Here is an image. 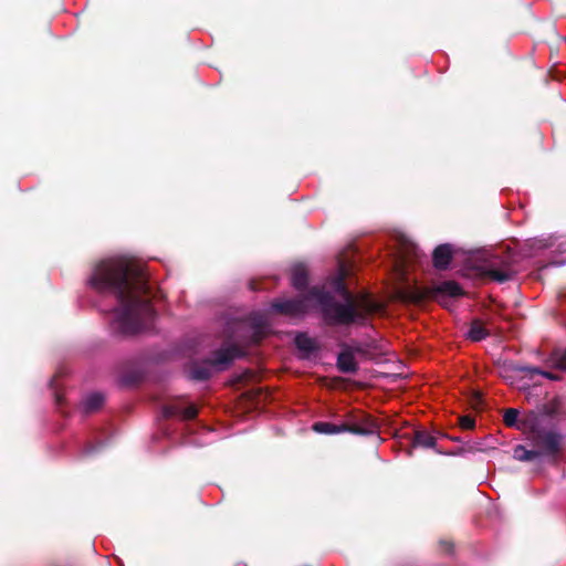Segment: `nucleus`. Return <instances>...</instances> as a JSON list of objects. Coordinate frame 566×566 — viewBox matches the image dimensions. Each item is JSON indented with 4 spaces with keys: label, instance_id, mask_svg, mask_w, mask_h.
<instances>
[{
    "label": "nucleus",
    "instance_id": "nucleus-7",
    "mask_svg": "<svg viewBox=\"0 0 566 566\" xmlns=\"http://www.w3.org/2000/svg\"><path fill=\"white\" fill-rule=\"evenodd\" d=\"M244 356L245 352L239 345L230 344L212 352L211 356L207 358V363L214 371H223L231 366L234 359Z\"/></svg>",
    "mask_w": 566,
    "mask_h": 566
},
{
    "label": "nucleus",
    "instance_id": "nucleus-28",
    "mask_svg": "<svg viewBox=\"0 0 566 566\" xmlns=\"http://www.w3.org/2000/svg\"><path fill=\"white\" fill-rule=\"evenodd\" d=\"M543 377L549 379V380H553V381H559L562 380V376L557 373H553V371H549V370H545V373H543Z\"/></svg>",
    "mask_w": 566,
    "mask_h": 566
},
{
    "label": "nucleus",
    "instance_id": "nucleus-18",
    "mask_svg": "<svg viewBox=\"0 0 566 566\" xmlns=\"http://www.w3.org/2000/svg\"><path fill=\"white\" fill-rule=\"evenodd\" d=\"M294 343L300 350L305 353H313L317 349L315 339L305 333H297Z\"/></svg>",
    "mask_w": 566,
    "mask_h": 566
},
{
    "label": "nucleus",
    "instance_id": "nucleus-19",
    "mask_svg": "<svg viewBox=\"0 0 566 566\" xmlns=\"http://www.w3.org/2000/svg\"><path fill=\"white\" fill-rule=\"evenodd\" d=\"M490 335L489 331L483 326L482 322L479 319L472 321L470 325V329L468 332V337L473 342H481L485 339Z\"/></svg>",
    "mask_w": 566,
    "mask_h": 566
},
{
    "label": "nucleus",
    "instance_id": "nucleus-3",
    "mask_svg": "<svg viewBox=\"0 0 566 566\" xmlns=\"http://www.w3.org/2000/svg\"><path fill=\"white\" fill-rule=\"evenodd\" d=\"M463 295V289L455 281H443L433 286L424 287L407 285L397 291V297L401 302L415 305H420L431 300L446 306L448 297L457 298Z\"/></svg>",
    "mask_w": 566,
    "mask_h": 566
},
{
    "label": "nucleus",
    "instance_id": "nucleus-16",
    "mask_svg": "<svg viewBox=\"0 0 566 566\" xmlns=\"http://www.w3.org/2000/svg\"><path fill=\"white\" fill-rule=\"evenodd\" d=\"M292 285L298 290L304 291L308 285V272L304 264L298 263L292 268Z\"/></svg>",
    "mask_w": 566,
    "mask_h": 566
},
{
    "label": "nucleus",
    "instance_id": "nucleus-1",
    "mask_svg": "<svg viewBox=\"0 0 566 566\" xmlns=\"http://www.w3.org/2000/svg\"><path fill=\"white\" fill-rule=\"evenodd\" d=\"M98 293L117 300L109 321L113 337L126 340L142 333V264L137 258L127 255L102 260L90 279Z\"/></svg>",
    "mask_w": 566,
    "mask_h": 566
},
{
    "label": "nucleus",
    "instance_id": "nucleus-15",
    "mask_svg": "<svg viewBox=\"0 0 566 566\" xmlns=\"http://www.w3.org/2000/svg\"><path fill=\"white\" fill-rule=\"evenodd\" d=\"M212 367L207 363V358L201 363L192 361L189 365V378L196 381H206L212 377Z\"/></svg>",
    "mask_w": 566,
    "mask_h": 566
},
{
    "label": "nucleus",
    "instance_id": "nucleus-9",
    "mask_svg": "<svg viewBox=\"0 0 566 566\" xmlns=\"http://www.w3.org/2000/svg\"><path fill=\"white\" fill-rule=\"evenodd\" d=\"M119 382L127 389L137 388L142 384V361L138 356L123 363Z\"/></svg>",
    "mask_w": 566,
    "mask_h": 566
},
{
    "label": "nucleus",
    "instance_id": "nucleus-6",
    "mask_svg": "<svg viewBox=\"0 0 566 566\" xmlns=\"http://www.w3.org/2000/svg\"><path fill=\"white\" fill-rule=\"evenodd\" d=\"M530 440L541 457H556L562 450L563 436L556 431L539 428L533 422L530 429Z\"/></svg>",
    "mask_w": 566,
    "mask_h": 566
},
{
    "label": "nucleus",
    "instance_id": "nucleus-20",
    "mask_svg": "<svg viewBox=\"0 0 566 566\" xmlns=\"http://www.w3.org/2000/svg\"><path fill=\"white\" fill-rule=\"evenodd\" d=\"M105 396L101 392H93L84 400V409L86 413L95 412L104 405Z\"/></svg>",
    "mask_w": 566,
    "mask_h": 566
},
{
    "label": "nucleus",
    "instance_id": "nucleus-11",
    "mask_svg": "<svg viewBox=\"0 0 566 566\" xmlns=\"http://www.w3.org/2000/svg\"><path fill=\"white\" fill-rule=\"evenodd\" d=\"M342 352L337 355V369L343 374H356L359 366L355 359L354 350L347 344H342Z\"/></svg>",
    "mask_w": 566,
    "mask_h": 566
},
{
    "label": "nucleus",
    "instance_id": "nucleus-14",
    "mask_svg": "<svg viewBox=\"0 0 566 566\" xmlns=\"http://www.w3.org/2000/svg\"><path fill=\"white\" fill-rule=\"evenodd\" d=\"M453 259L452 247L448 243L438 245L432 253L433 266L437 270H447Z\"/></svg>",
    "mask_w": 566,
    "mask_h": 566
},
{
    "label": "nucleus",
    "instance_id": "nucleus-12",
    "mask_svg": "<svg viewBox=\"0 0 566 566\" xmlns=\"http://www.w3.org/2000/svg\"><path fill=\"white\" fill-rule=\"evenodd\" d=\"M411 446L406 450L407 455L411 457L415 448H432L437 446V439L427 430H413L411 434H406Z\"/></svg>",
    "mask_w": 566,
    "mask_h": 566
},
{
    "label": "nucleus",
    "instance_id": "nucleus-26",
    "mask_svg": "<svg viewBox=\"0 0 566 566\" xmlns=\"http://www.w3.org/2000/svg\"><path fill=\"white\" fill-rule=\"evenodd\" d=\"M459 424L462 429L471 430L475 427V419L469 415L459 418Z\"/></svg>",
    "mask_w": 566,
    "mask_h": 566
},
{
    "label": "nucleus",
    "instance_id": "nucleus-25",
    "mask_svg": "<svg viewBox=\"0 0 566 566\" xmlns=\"http://www.w3.org/2000/svg\"><path fill=\"white\" fill-rule=\"evenodd\" d=\"M559 405V401L557 399H554L551 402L545 403L542 407L541 411L544 416L554 417L555 415L558 413Z\"/></svg>",
    "mask_w": 566,
    "mask_h": 566
},
{
    "label": "nucleus",
    "instance_id": "nucleus-23",
    "mask_svg": "<svg viewBox=\"0 0 566 566\" xmlns=\"http://www.w3.org/2000/svg\"><path fill=\"white\" fill-rule=\"evenodd\" d=\"M510 369L512 371L530 375V377H532L533 375L543 376V373H545V369H542L538 367H532V366H527V365H511Z\"/></svg>",
    "mask_w": 566,
    "mask_h": 566
},
{
    "label": "nucleus",
    "instance_id": "nucleus-27",
    "mask_svg": "<svg viewBox=\"0 0 566 566\" xmlns=\"http://www.w3.org/2000/svg\"><path fill=\"white\" fill-rule=\"evenodd\" d=\"M439 546L447 554H451L454 548V544L451 541H446V539H441L439 542Z\"/></svg>",
    "mask_w": 566,
    "mask_h": 566
},
{
    "label": "nucleus",
    "instance_id": "nucleus-5",
    "mask_svg": "<svg viewBox=\"0 0 566 566\" xmlns=\"http://www.w3.org/2000/svg\"><path fill=\"white\" fill-rule=\"evenodd\" d=\"M515 264L516 260L511 251H506L503 255L495 254L483 266L482 275L497 283H505L515 277L517 273Z\"/></svg>",
    "mask_w": 566,
    "mask_h": 566
},
{
    "label": "nucleus",
    "instance_id": "nucleus-32",
    "mask_svg": "<svg viewBox=\"0 0 566 566\" xmlns=\"http://www.w3.org/2000/svg\"><path fill=\"white\" fill-rule=\"evenodd\" d=\"M93 451V447L92 446H87L86 449H85V452L86 453H91Z\"/></svg>",
    "mask_w": 566,
    "mask_h": 566
},
{
    "label": "nucleus",
    "instance_id": "nucleus-22",
    "mask_svg": "<svg viewBox=\"0 0 566 566\" xmlns=\"http://www.w3.org/2000/svg\"><path fill=\"white\" fill-rule=\"evenodd\" d=\"M150 286L148 285L146 277L144 276V331L146 329V321L151 318L155 314V310L149 303Z\"/></svg>",
    "mask_w": 566,
    "mask_h": 566
},
{
    "label": "nucleus",
    "instance_id": "nucleus-29",
    "mask_svg": "<svg viewBox=\"0 0 566 566\" xmlns=\"http://www.w3.org/2000/svg\"><path fill=\"white\" fill-rule=\"evenodd\" d=\"M352 349L354 350V355L355 354H360V355L366 354V350L361 345L354 346V347H352Z\"/></svg>",
    "mask_w": 566,
    "mask_h": 566
},
{
    "label": "nucleus",
    "instance_id": "nucleus-30",
    "mask_svg": "<svg viewBox=\"0 0 566 566\" xmlns=\"http://www.w3.org/2000/svg\"><path fill=\"white\" fill-rule=\"evenodd\" d=\"M250 289H251L252 291H258V290H260V287L258 286V284H256V282H255V281H251V282H250Z\"/></svg>",
    "mask_w": 566,
    "mask_h": 566
},
{
    "label": "nucleus",
    "instance_id": "nucleus-21",
    "mask_svg": "<svg viewBox=\"0 0 566 566\" xmlns=\"http://www.w3.org/2000/svg\"><path fill=\"white\" fill-rule=\"evenodd\" d=\"M541 457V452L535 449L527 450L524 446L518 444L513 450V458L521 462H530Z\"/></svg>",
    "mask_w": 566,
    "mask_h": 566
},
{
    "label": "nucleus",
    "instance_id": "nucleus-31",
    "mask_svg": "<svg viewBox=\"0 0 566 566\" xmlns=\"http://www.w3.org/2000/svg\"><path fill=\"white\" fill-rule=\"evenodd\" d=\"M481 395L479 392L474 394V401L480 402L481 401Z\"/></svg>",
    "mask_w": 566,
    "mask_h": 566
},
{
    "label": "nucleus",
    "instance_id": "nucleus-17",
    "mask_svg": "<svg viewBox=\"0 0 566 566\" xmlns=\"http://www.w3.org/2000/svg\"><path fill=\"white\" fill-rule=\"evenodd\" d=\"M545 365L566 373V348H555L545 360Z\"/></svg>",
    "mask_w": 566,
    "mask_h": 566
},
{
    "label": "nucleus",
    "instance_id": "nucleus-2",
    "mask_svg": "<svg viewBox=\"0 0 566 566\" xmlns=\"http://www.w3.org/2000/svg\"><path fill=\"white\" fill-rule=\"evenodd\" d=\"M347 275L348 270L346 265L340 264L338 274L332 282L334 291L343 297V303L336 301L334 295L324 287L313 286L308 290L310 297L315 301L327 326L365 325L368 315L377 307L368 296H364L359 302L356 300L355 295L346 286L345 280Z\"/></svg>",
    "mask_w": 566,
    "mask_h": 566
},
{
    "label": "nucleus",
    "instance_id": "nucleus-10",
    "mask_svg": "<svg viewBox=\"0 0 566 566\" xmlns=\"http://www.w3.org/2000/svg\"><path fill=\"white\" fill-rule=\"evenodd\" d=\"M252 334L250 336V343L252 345H259L268 335L269 322L264 314L252 313L248 317Z\"/></svg>",
    "mask_w": 566,
    "mask_h": 566
},
{
    "label": "nucleus",
    "instance_id": "nucleus-8",
    "mask_svg": "<svg viewBox=\"0 0 566 566\" xmlns=\"http://www.w3.org/2000/svg\"><path fill=\"white\" fill-rule=\"evenodd\" d=\"M313 298L310 297L308 293L304 296L289 298V300H274L271 304V308L274 313L297 317L303 316L308 312V301Z\"/></svg>",
    "mask_w": 566,
    "mask_h": 566
},
{
    "label": "nucleus",
    "instance_id": "nucleus-13",
    "mask_svg": "<svg viewBox=\"0 0 566 566\" xmlns=\"http://www.w3.org/2000/svg\"><path fill=\"white\" fill-rule=\"evenodd\" d=\"M164 417L166 418H180L182 420H192L198 415V408L195 405L184 407L180 402L166 405L163 408Z\"/></svg>",
    "mask_w": 566,
    "mask_h": 566
},
{
    "label": "nucleus",
    "instance_id": "nucleus-4",
    "mask_svg": "<svg viewBox=\"0 0 566 566\" xmlns=\"http://www.w3.org/2000/svg\"><path fill=\"white\" fill-rule=\"evenodd\" d=\"M312 429L322 434H338L349 432L356 436H373L377 432V426L373 419L365 415L347 412L344 419L336 422L318 421Z\"/></svg>",
    "mask_w": 566,
    "mask_h": 566
},
{
    "label": "nucleus",
    "instance_id": "nucleus-24",
    "mask_svg": "<svg viewBox=\"0 0 566 566\" xmlns=\"http://www.w3.org/2000/svg\"><path fill=\"white\" fill-rule=\"evenodd\" d=\"M518 418V410L509 408L504 411L503 422L506 427H515Z\"/></svg>",
    "mask_w": 566,
    "mask_h": 566
}]
</instances>
